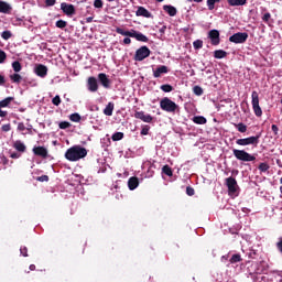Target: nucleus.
I'll return each mask as SVG.
<instances>
[{
  "mask_svg": "<svg viewBox=\"0 0 282 282\" xmlns=\"http://www.w3.org/2000/svg\"><path fill=\"white\" fill-rule=\"evenodd\" d=\"M64 158L68 160V162H78L84 158H87V149L82 145H73L66 150Z\"/></svg>",
  "mask_w": 282,
  "mask_h": 282,
  "instance_id": "f257e3e1",
  "label": "nucleus"
},
{
  "mask_svg": "<svg viewBox=\"0 0 282 282\" xmlns=\"http://www.w3.org/2000/svg\"><path fill=\"white\" fill-rule=\"evenodd\" d=\"M160 107L162 111H166V113H176V111H180V106L169 97H164L160 100Z\"/></svg>",
  "mask_w": 282,
  "mask_h": 282,
  "instance_id": "f03ea898",
  "label": "nucleus"
},
{
  "mask_svg": "<svg viewBox=\"0 0 282 282\" xmlns=\"http://www.w3.org/2000/svg\"><path fill=\"white\" fill-rule=\"evenodd\" d=\"M261 272H263V268L258 262L252 263L249 268V274L253 282H262L265 279V276L261 275Z\"/></svg>",
  "mask_w": 282,
  "mask_h": 282,
  "instance_id": "7ed1b4c3",
  "label": "nucleus"
},
{
  "mask_svg": "<svg viewBox=\"0 0 282 282\" xmlns=\"http://www.w3.org/2000/svg\"><path fill=\"white\" fill-rule=\"evenodd\" d=\"M232 155L236 160H239V162H254V160H257L254 154L248 153L246 150L234 149Z\"/></svg>",
  "mask_w": 282,
  "mask_h": 282,
  "instance_id": "20e7f679",
  "label": "nucleus"
},
{
  "mask_svg": "<svg viewBox=\"0 0 282 282\" xmlns=\"http://www.w3.org/2000/svg\"><path fill=\"white\" fill-rule=\"evenodd\" d=\"M259 140H261V133L245 139H238L236 144H238V147H259Z\"/></svg>",
  "mask_w": 282,
  "mask_h": 282,
  "instance_id": "39448f33",
  "label": "nucleus"
},
{
  "mask_svg": "<svg viewBox=\"0 0 282 282\" xmlns=\"http://www.w3.org/2000/svg\"><path fill=\"white\" fill-rule=\"evenodd\" d=\"M251 105L254 116H257V118H261V116H263V110L261 109V106H259V93L256 90L251 94Z\"/></svg>",
  "mask_w": 282,
  "mask_h": 282,
  "instance_id": "423d86ee",
  "label": "nucleus"
},
{
  "mask_svg": "<svg viewBox=\"0 0 282 282\" xmlns=\"http://www.w3.org/2000/svg\"><path fill=\"white\" fill-rule=\"evenodd\" d=\"M151 56V50L148 46H141L135 51L134 61L142 62L144 58H149Z\"/></svg>",
  "mask_w": 282,
  "mask_h": 282,
  "instance_id": "0eeeda50",
  "label": "nucleus"
},
{
  "mask_svg": "<svg viewBox=\"0 0 282 282\" xmlns=\"http://www.w3.org/2000/svg\"><path fill=\"white\" fill-rule=\"evenodd\" d=\"M248 41V33L247 32H238L235 33L229 37L230 43H235L236 45L246 43Z\"/></svg>",
  "mask_w": 282,
  "mask_h": 282,
  "instance_id": "6e6552de",
  "label": "nucleus"
},
{
  "mask_svg": "<svg viewBox=\"0 0 282 282\" xmlns=\"http://www.w3.org/2000/svg\"><path fill=\"white\" fill-rule=\"evenodd\" d=\"M226 186L228 188L229 195H237V188H239V185H237V180L235 177H227Z\"/></svg>",
  "mask_w": 282,
  "mask_h": 282,
  "instance_id": "1a4fd4ad",
  "label": "nucleus"
},
{
  "mask_svg": "<svg viewBox=\"0 0 282 282\" xmlns=\"http://www.w3.org/2000/svg\"><path fill=\"white\" fill-rule=\"evenodd\" d=\"M61 10L66 14V17H74V14H76V7L67 2L61 3Z\"/></svg>",
  "mask_w": 282,
  "mask_h": 282,
  "instance_id": "9d476101",
  "label": "nucleus"
},
{
  "mask_svg": "<svg viewBox=\"0 0 282 282\" xmlns=\"http://www.w3.org/2000/svg\"><path fill=\"white\" fill-rule=\"evenodd\" d=\"M208 39L214 46H217L221 43V39L219 37V31L217 29H213L208 32Z\"/></svg>",
  "mask_w": 282,
  "mask_h": 282,
  "instance_id": "9b49d317",
  "label": "nucleus"
},
{
  "mask_svg": "<svg viewBox=\"0 0 282 282\" xmlns=\"http://www.w3.org/2000/svg\"><path fill=\"white\" fill-rule=\"evenodd\" d=\"M86 87H87L88 91H90L91 94H96V91H98V87H99L98 79H96V77H88Z\"/></svg>",
  "mask_w": 282,
  "mask_h": 282,
  "instance_id": "f8f14e48",
  "label": "nucleus"
},
{
  "mask_svg": "<svg viewBox=\"0 0 282 282\" xmlns=\"http://www.w3.org/2000/svg\"><path fill=\"white\" fill-rule=\"evenodd\" d=\"M98 80L100 83V85H102V87L105 89H111V79H109V77L107 76V74L105 73H99L98 74Z\"/></svg>",
  "mask_w": 282,
  "mask_h": 282,
  "instance_id": "ddd939ff",
  "label": "nucleus"
},
{
  "mask_svg": "<svg viewBox=\"0 0 282 282\" xmlns=\"http://www.w3.org/2000/svg\"><path fill=\"white\" fill-rule=\"evenodd\" d=\"M134 118H137V120H142V122H153V117L149 113H144V111H135Z\"/></svg>",
  "mask_w": 282,
  "mask_h": 282,
  "instance_id": "4468645a",
  "label": "nucleus"
},
{
  "mask_svg": "<svg viewBox=\"0 0 282 282\" xmlns=\"http://www.w3.org/2000/svg\"><path fill=\"white\" fill-rule=\"evenodd\" d=\"M32 152L34 153V155H36L37 158H43L44 160L47 158V150L45 147H41V145H35L32 150Z\"/></svg>",
  "mask_w": 282,
  "mask_h": 282,
  "instance_id": "2eb2a0df",
  "label": "nucleus"
},
{
  "mask_svg": "<svg viewBox=\"0 0 282 282\" xmlns=\"http://www.w3.org/2000/svg\"><path fill=\"white\" fill-rule=\"evenodd\" d=\"M34 72L40 78H45V76H47V66L37 64L34 68Z\"/></svg>",
  "mask_w": 282,
  "mask_h": 282,
  "instance_id": "dca6fc26",
  "label": "nucleus"
},
{
  "mask_svg": "<svg viewBox=\"0 0 282 282\" xmlns=\"http://www.w3.org/2000/svg\"><path fill=\"white\" fill-rule=\"evenodd\" d=\"M137 17H144V19H153V14L144 7H138L135 11Z\"/></svg>",
  "mask_w": 282,
  "mask_h": 282,
  "instance_id": "f3484780",
  "label": "nucleus"
},
{
  "mask_svg": "<svg viewBox=\"0 0 282 282\" xmlns=\"http://www.w3.org/2000/svg\"><path fill=\"white\" fill-rule=\"evenodd\" d=\"M163 74H169V66L161 65L156 69H153L154 78H161Z\"/></svg>",
  "mask_w": 282,
  "mask_h": 282,
  "instance_id": "a211bd4d",
  "label": "nucleus"
},
{
  "mask_svg": "<svg viewBox=\"0 0 282 282\" xmlns=\"http://www.w3.org/2000/svg\"><path fill=\"white\" fill-rule=\"evenodd\" d=\"M138 186H140V181L138 180V177L132 176L128 180L129 191H135V188H138Z\"/></svg>",
  "mask_w": 282,
  "mask_h": 282,
  "instance_id": "6ab92c4d",
  "label": "nucleus"
},
{
  "mask_svg": "<svg viewBox=\"0 0 282 282\" xmlns=\"http://www.w3.org/2000/svg\"><path fill=\"white\" fill-rule=\"evenodd\" d=\"M13 149H15V151H18V153H25V151L28 150V147H25V143H23V141L17 140L13 143Z\"/></svg>",
  "mask_w": 282,
  "mask_h": 282,
  "instance_id": "aec40b11",
  "label": "nucleus"
},
{
  "mask_svg": "<svg viewBox=\"0 0 282 282\" xmlns=\"http://www.w3.org/2000/svg\"><path fill=\"white\" fill-rule=\"evenodd\" d=\"M0 12L2 14H10L12 12V6L6 1H0Z\"/></svg>",
  "mask_w": 282,
  "mask_h": 282,
  "instance_id": "412c9836",
  "label": "nucleus"
},
{
  "mask_svg": "<svg viewBox=\"0 0 282 282\" xmlns=\"http://www.w3.org/2000/svg\"><path fill=\"white\" fill-rule=\"evenodd\" d=\"M164 12L169 14V17H176L177 15V8L171 6V4H165L163 6Z\"/></svg>",
  "mask_w": 282,
  "mask_h": 282,
  "instance_id": "4be33fe9",
  "label": "nucleus"
},
{
  "mask_svg": "<svg viewBox=\"0 0 282 282\" xmlns=\"http://www.w3.org/2000/svg\"><path fill=\"white\" fill-rule=\"evenodd\" d=\"M132 39H135L140 43H149V37H147V35H144L143 33L138 32L135 30H134V34H133Z\"/></svg>",
  "mask_w": 282,
  "mask_h": 282,
  "instance_id": "5701e85b",
  "label": "nucleus"
},
{
  "mask_svg": "<svg viewBox=\"0 0 282 282\" xmlns=\"http://www.w3.org/2000/svg\"><path fill=\"white\" fill-rule=\"evenodd\" d=\"M116 32H117V34H121V36H129L130 39H133V34H134L135 30L127 31L122 28H117Z\"/></svg>",
  "mask_w": 282,
  "mask_h": 282,
  "instance_id": "b1692460",
  "label": "nucleus"
},
{
  "mask_svg": "<svg viewBox=\"0 0 282 282\" xmlns=\"http://www.w3.org/2000/svg\"><path fill=\"white\" fill-rule=\"evenodd\" d=\"M227 3L231 8H238L241 6H246V3H248V0H227Z\"/></svg>",
  "mask_w": 282,
  "mask_h": 282,
  "instance_id": "393cba45",
  "label": "nucleus"
},
{
  "mask_svg": "<svg viewBox=\"0 0 282 282\" xmlns=\"http://www.w3.org/2000/svg\"><path fill=\"white\" fill-rule=\"evenodd\" d=\"M113 109H115L113 102H111V101L108 102V105L104 109V115L105 116H113Z\"/></svg>",
  "mask_w": 282,
  "mask_h": 282,
  "instance_id": "a878e982",
  "label": "nucleus"
},
{
  "mask_svg": "<svg viewBox=\"0 0 282 282\" xmlns=\"http://www.w3.org/2000/svg\"><path fill=\"white\" fill-rule=\"evenodd\" d=\"M192 121L195 123V124H206L207 120L204 116H194L192 118Z\"/></svg>",
  "mask_w": 282,
  "mask_h": 282,
  "instance_id": "bb28decb",
  "label": "nucleus"
},
{
  "mask_svg": "<svg viewBox=\"0 0 282 282\" xmlns=\"http://www.w3.org/2000/svg\"><path fill=\"white\" fill-rule=\"evenodd\" d=\"M9 78L12 83H15L17 85H19L21 80H23V77L19 73L11 74Z\"/></svg>",
  "mask_w": 282,
  "mask_h": 282,
  "instance_id": "cd10ccee",
  "label": "nucleus"
},
{
  "mask_svg": "<svg viewBox=\"0 0 282 282\" xmlns=\"http://www.w3.org/2000/svg\"><path fill=\"white\" fill-rule=\"evenodd\" d=\"M226 56H228V52L224 50H216L214 52V58H226Z\"/></svg>",
  "mask_w": 282,
  "mask_h": 282,
  "instance_id": "c85d7f7f",
  "label": "nucleus"
},
{
  "mask_svg": "<svg viewBox=\"0 0 282 282\" xmlns=\"http://www.w3.org/2000/svg\"><path fill=\"white\" fill-rule=\"evenodd\" d=\"M235 127L239 131V133H246V131H248V126H246L243 122H239L235 124Z\"/></svg>",
  "mask_w": 282,
  "mask_h": 282,
  "instance_id": "c756f323",
  "label": "nucleus"
},
{
  "mask_svg": "<svg viewBox=\"0 0 282 282\" xmlns=\"http://www.w3.org/2000/svg\"><path fill=\"white\" fill-rule=\"evenodd\" d=\"M14 100V97H7L0 101V108L8 107L10 102Z\"/></svg>",
  "mask_w": 282,
  "mask_h": 282,
  "instance_id": "7c9ffc66",
  "label": "nucleus"
},
{
  "mask_svg": "<svg viewBox=\"0 0 282 282\" xmlns=\"http://www.w3.org/2000/svg\"><path fill=\"white\" fill-rule=\"evenodd\" d=\"M12 69H13V72H15V74H19V72H21V69H23V66H21V62L14 61L12 63Z\"/></svg>",
  "mask_w": 282,
  "mask_h": 282,
  "instance_id": "2f4dec72",
  "label": "nucleus"
},
{
  "mask_svg": "<svg viewBox=\"0 0 282 282\" xmlns=\"http://www.w3.org/2000/svg\"><path fill=\"white\" fill-rule=\"evenodd\" d=\"M162 173H164V175H167V177H173V170L169 165H164L162 167Z\"/></svg>",
  "mask_w": 282,
  "mask_h": 282,
  "instance_id": "473e14b6",
  "label": "nucleus"
},
{
  "mask_svg": "<svg viewBox=\"0 0 282 282\" xmlns=\"http://www.w3.org/2000/svg\"><path fill=\"white\" fill-rule=\"evenodd\" d=\"M160 89H162L164 94H171V91H173V86H171V84H164L161 85Z\"/></svg>",
  "mask_w": 282,
  "mask_h": 282,
  "instance_id": "72a5a7b5",
  "label": "nucleus"
},
{
  "mask_svg": "<svg viewBox=\"0 0 282 282\" xmlns=\"http://www.w3.org/2000/svg\"><path fill=\"white\" fill-rule=\"evenodd\" d=\"M215 3H221V0H207L208 10H215Z\"/></svg>",
  "mask_w": 282,
  "mask_h": 282,
  "instance_id": "f704fd0d",
  "label": "nucleus"
},
{
  "mask_svg": "<svg viewBox=\"0 0 282 282\" xmlns=\"http://www.w3.org/2000/svg\"><path fill=\"white\" fill-rule=\"evenodd\" d=\"M193 47H194V50H202V47H204V41L195 40L193 42Z\"/></svg>",
  "mask_w": 282,
  "mask_h": 282,
  "instance_id": "c9c22d12",
  "label": "nucleus"
},
{
  "mask_svg": "<svg viewBox=\"0 0 282 282\" xmlns=\"http://www.w3.org/2000/svg\"><path fill=\"white\" fill-rule=\"evenodd\" d=\"M122 138H124V133H122V132H115L112 134L113 142H118V141L122 140Z\"/></svg>",
  "mask_w": 282,
  "mask_h": 282,
  "instance_id": "e433bc0d",
  "label": "nucleus"
},
{
  "mask_svg": "<svg viewBox=\"0 0 282 282\" xmlns=\"http://www.w3.org/2000/svg\"><path fill=\"white\" fill-rule=\"evenodd\" d=\"M193 91H194L195 96H203L204 95V88H202L200 86H194Z\"/></svg>",
  "mask_w": 282,
  "mask_h": 282,
  "instance_id": "4c0bfd02",
  "label": "nucleus"
},
{
  "mask_svg": "<svg viewBox=\"0 0 282 282\" xmlns=\"http://www.w3.org/2000/svg\"><path fill=\"white\" fill-rule=\"evenodd\" d=\"M1 37L3 39V41H10V39H12V32L11 31H3L1 33Z\"/></svg>",
  "mask_w": 282,
  "mask_h": 282,
  "instance_id": "58836bf2",
  "label": "nucleus"
},
{
  "mask_svg": "<svg viewBox=\"0 0 282 282\" xmlns=\"http://www.w3.org/2000/svg\"><path fill=\"white\" fill-rule=\"evenodd\" d=\"M258 169L261 173H265L267 171L270 170V165H268V163H260Z\"/></svg>",
  "mask_w": 282,
  "mask_h": 282,
  "instance_id": "ea45409f",
  "label": "nucleus"
},
{
  "mask_svg": "<svg viewBox=\"0 0 282 282\" xmlns=\"http://www.w3.org/2000/svg\"><path fill=\"white\" fill-rule=\"evenodd\" d=\"M229 261L230 263H239V261H241V254L235 253Z\"/></svg>",
  "mask_w": 282,
  "mask_h": 282,
  "instance_id": "a19ab883",
  "label": "nucleus"
},
{
  "mask_svg": "<svg viewBox=\"0 0 282 282\" xmlns=\"http://www.w3.org/2000/svg\"><path fill=\"white\" fill-rule=\"evenodd\" d=\"M55 25L56 28H59V30H64V28H67V22L64 20H57Z\"/></svg>",
  "mask_w": 282,
  "mask_h": 282,
  "instance_id": "79ce46f5",
  "label": "nucleus"
},
{
  "mask_svg": "<svg viewBox=\"0 0 282 282\" xmlns=\"http://www.w3.org/2000/svg\"><path fill=\"white\" fill-rule=\"evenodd\" d=\"M69 120H70L72 122H78V121L80 120V115H78V112L72 113V115L69 116Z\"/></svg>",
  "mask_w": 282,
  "mask_h": 282,
  "instance_id": "37998d69",
  "label": "nucleus"
},
{
  "mask_svg": "<svg viewBox=\"0 0 282 282\" xmlns=\"http://www.w3.org/2000/svg\"><path fill=\"white\" fill-rule=\"evenodd\" d=\"M70 127H72V123H69L68 121H61L58 123L59 129H69Z\"/></svg>",
  "mask_w": 282,
  "mask_h": 282,
  "instance_id": "c03bdc74",
  "label": "nucleus"
},
{
  "mask_svg": "<svg viewBox=\"0 0 282 282\" xmlns=\"http://www.w3.org/2000/svg\"><path fill=\"white\" fill-rule=\"evenodd\" d=\"M149 131H151L150 126H143L141 129V135H149Z\"/></svg>",
  "mask_w": 282,
  "mask_h": 282,
  "instance_id": "a18cd8bd",
  "label": "nucleus"
},
{
  "mask_svg": "<svg viewBox=\"0 0 282 282\" xmlns=\"http://www.w3.org/2000/svg\"><path fill=\"white\" fill-rule=\"evenodd\" d=\"M6 58H8V55L6 54V51L0 50V64L6 63Z\"/></svg>",
  "mask_w": 282,
  "mask_h": 282,
  "instance_id": "49530a36",
  "label": "nucleus"
},
{
  "mask_svg": "<svg viewBox=\"0 0 282 282\" xmlns=\"http://www.w3.org/2000/svg\"><path fill=\"white\" fill-rule=\"evenodd\" d=\"M270 19H272V14H270V12L264 13L263 17H262V21L264 23H269Z\"/></svg>",
  "mask_w": 282,
  "mask_h": 282,
  "instance_id": "de8ad7c7",
  "label": "nucleus"
},
{
  "mask_svg": "<svg viewBox=\"0 0 282 282\" xmlns=\"http://www.w3.org/2000/svg\"><path fill=\"white\" fill-rule=\"evenodd\" d=\"M186 195H188V197H193V195H195V188L187 186L186 187Z\"/></svg>",
  "mask_w": 282,
  "mask_h": 282,
  "instance_id": "09e8293b",
  "label": "nucleus"
},
{
  "mask_svg": "<svg viewBox=\"0 0 282 282\" xmlns=\"http://www.w3.org/2000/svg\"><path fill=\"white\" fill-rule=\"evenodd\" d=\"M52 102L55 105V107H58L61 105V96L56 95L53 99Z\"/></svg>",
  "mask_w": 282,
  "mask_h": 282,
  "instance_id": "8fccbe9b",
  "label": "nucleus"
},
{
  "mask_svg": "<svg viewBox=\"0 0 282 282\" xmlns=\"http://www.w3.org/2000/svg\"><path fill=\"white\" fill-rule=\"evenodd\" d=\"M102 6H105V2H102V0H95L94 1V8H102Z\"/></svg>",
  "mask_w": 282,
  "mask_h": 282,
  "instance_id": "3c124183",
  "label": "nucleus"
},
{
  "mask_svg": "<svg viewBox=\"0 0 282 282\" xmlns=\"http://www.w3.org/2000/svg\"><path fill=\"white\" fill-rule=\"evenodd\" d=\"M12 129V126L10 123L3 124L1 127V131H3L4 133H8V131H10Z\"/></svg>",
  "mask_w": 282,
  "mask_h": 282,
  "instance_id": "603ef678",
  "label": "nucleus"
},
{
  "mask_svg": "<svg viewBox=\"0 0 282 282\" xmlns=\"http://www.w3.org/2000/svg\"><path fill=\"white\" fill-rule=\"evenodd\" d=\"M44 1L47 8H52L53 6H56V0H44Z\"/></svg>",
  "mask_w": 282,
  "mask_h": 282,
  "instance_id": "864d4df0",
  "label": "nucleus"
},
{
  "mask_svg": "<svg viewBox=\"0 0 282 282\" xmlns=\"http://www.w3.org/2000/svg\"><path fill=\"white\" fill-rule=\"evenodd\" d=\"M37 182H50V176L47 175L39 176Z\"/></svg>",
  "mask_w": 282,
  "mask_h": 282,
  "instance_id": "5fc2aeb1",
  "label": "nucleus"
},
{
  "mask_svg": "<svg viewBox=\"0 0 282 282\" xmlns=\"http://www.w3.org/2000/svg\"><path fill=\"white\" fill-rule=\"evenodd\" d=\"M10 158H12V160H19V158H21V153H19V152H11L10 153Z\"/></svg>",
  "mask_w": 282,
  "mask_h": 282,
  "instance_id": "6e6d98bb",
  "label": "nucleus"
},
{
  "mask_svg": "<svg viewBox=\"0 0 282 282\" xmlns=\"http://www.w3.org/2000/svg\"><path fill=\"white\" fill-rule=\"evenodd\" d=\"M20 253L22 254V257H28V247H21Z\"/></svg>",
  "mask_w": 282,
  "mask_h": 282,
  "instance_id": "4d7b16f0",
  "label": "nucleus"
},
{
  "mask_svg": "<svg viewBox=\"0 0 282 282\" xmlns=\"http://www.w3.org/2000/svg\"><path fill=\"white\" fill-rule=\"evenodd\" d=\"M271 131H273L274 135H279V126L272 124L271 126Z\"/></svg>",
  "mask_w": 282,
  "mask_h": 282,
  "instance_id": "13d9d810",
  "label": "nucleus"
},
{
  "mask_svg": "<svg viewBox=\"0 0 282 282\" xmlns=\"http://www.w3.org/2000/svg\"><path fill=\"white\" fill-rule=\"evenodd\" d=\"M25 123H23V122H19L18 123V131H25Z\"/></svg>",
  "mask_w": 282,
  "mask_h": 282,
  "instance_id": "bf43d9fd",
  "label": "nucleus"
},
{
  "mask_svg": "<svg viewBox=\"0 0 282 282\" xmlns=\"http://www.w3.org/2000/svg\"><path fill=\"white\" fill-rule=\"evenodd\" d=\"M123 45H131V37H124Z\"/></svg>",
  "mask_w": 282,
  "mask_h": 282,
  "instance_id": "052dcab7",
  "label": "nucleus"
},
{
  "mask_svg": "<svg viewBox=\"0 0 282 282\" xmlns=\"http://www.w3.org/2000/svg\"><path fill=\"white\" fill-rule=\"evenodd\" d=\"M6 116H8V111L2 110L0 107V118H6Z\"/></svg>",
  "mask_w": 282,
  "mask_h": 282,
  "instance_id": "680f3d73",
  "label": "nucleus"
},
{
  "mask_svg": "<svg viewBox=\"0 0 282 282\" xmlns=\"http://www.w3.org/2000/svg\"><path fill=\"white\" fill-rule=\"evenodd\" d=\"M6 85V77L3 75H0V86Z\"/></svg>",
  "mask_w": 282,
  "mask_h": 282,
  "instance_id": "e2e57ef3",
  "label": "nucleus"
},
{
  "mask_svg": "<svg viewBox=\"0 0 282 282\" xmlns=\"http://www.w3.org/2000/svg\"><path fill=\"white\" fill-rule=\"evenodd\" d=\"M160 34L166 33V25H163L161 29H159Z\"/></svg>",
  "mask_w": 282,
  "mask_h": 282,
  "instance_id": "0e129e2a",
  "label": "nucleus"
},
{
  "mask_svg": "<svg viewBox=\"0 0 282 282\" xmlns=\"http://www.w3.org/2000/svg\"><path fill=\"white\" fill-rule=\"evenodd\" d=\"M21 21H23V19L17 18L15 22H13V25H19V23H21Z\"/></svg>",
  "mask_w": 282,
  "mask_h": 282,
  "instance_id": "69168bd1",
  "label": "nucleus"
},
{
  "mask_svg": "<svg viewBox=\"0 0 282 282\" xmlns=\"http://www.w3.org/2000/svg\"><path fill=\"white\" fill-rule=\"evenodd\" d=\"M94 21V17L86 18V23H91Z\"/></svg>",
  "mask_w": 282,
  "mask_h": 282,
  "instance_id": "338daca9",
  "label": "nucleus"
},
{
  "mask_svg": "<svg viewBox=\"0 0 282 282\" xmlns=\"http://www.w3.org/2000/svg\"><path fill=\"white\" fill-rule=\"evenodd\" d=\"M29 268H30L31 271L36 270V265H34V264H31Z\"/></svg>",
  "mask_w": 282,
  "mask_h": 282,
  "instance_id": "774afa93",
  "label": "nucleus"
}]
</instances>
